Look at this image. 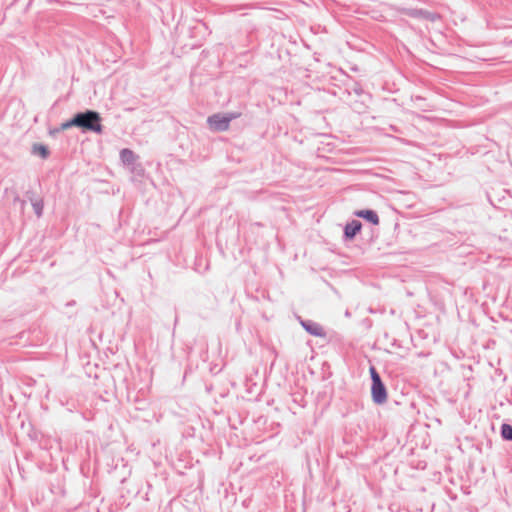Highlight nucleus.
Segmentation results:
<instances>
[{"mask_svg": "<svg viewBox=\"0 0 512 512\" xmlns=\"http://www.w3.org/2000/svg\"><path fill=\"white\" fill-rule=\"evenodd\" d=\"M31 203L37 217H41L43 214L44 203L42 199H31Z\"/></svg>", "mask_w": 512, "mask_h": 512, "instance_id": "9d476101", "label": "nucleus"}, {"mask_svg": "<svg viewBox=\"0 0 512 512\" xmlns=\"http://www.w3.org/2000/svg\"><path fill=\"white\" fill-rule=\"evenodd\" d=\"M402 12L409 17L416 19H425L431 22H435L440 18L439 14L437 13L418 8H404Z\"/></svg>", "mask_w": 512, "mask_h": 512, "instance_id": "20e7f679", "label": "nucleus"}, {"mask_svg": "<svg viewBox=\"0 0 512 512\" xmlns=\"http://www.w3.org/2000/svg\"><path fill=\"white\" fill-rule=\"evenodd\" d=\"M32 153L40 155L43 159H46L50 154L49 149L42 144H34L32 147Z\"/></svg>", "mask_w": 512, "mask_h": 512, "instance_id": "1a4fd4ad", "label": "nucleus"}, {"mask_svg": "<svg viewBox=\"0 0 512 512\" xmlns=\"http://www.w3.org/2000/svg\"><path fill=\"white\" fill-rule=\"evenodd\" d=\"M362 223L358 220H352L351 222L347 223L344 228V236L346 239H353L356 234L361 230Z\"/></svg>", "mask_w": 512, "mask_h": 512, "instance_id": "423d86ee", "label": "nucleus"}, {"mask_svg": "<svg viewBox=\"0 0 512 512\" xmlns=\"http://www.w3.org/2000/svg\"><path fill=\"white\" fill-rule=\"evenodd\" d=\"M120 159L125 165H133L137 156L132 150L124 148L120 151Z\"/></svg>", "mask_w": 512, "mask_h": 512, "instance_id": "6e6552de", "label": "nucleus"}, {"mask_svg": "<svg viewBox=\"0 0 512 512\" xmlns=\"http://www.w3.org/2000/svg\"><path fill=\"white\" fill-rule=\"evenodd\" d=\"M73 126L79 127L84 131H92L95 133L102 132L100 114L94 110L76 113L72 119L62 123L61 126L53 132H60Z\"/></svg>", "mask_w": 512, "mask_h": 512, "instance_id": "f257e3e1", "label": "nucleus"}, {"mask_svg": "<svg viewBox=\"0 0 512 512\" xmlns=\"http://www.w3.org/2000/svg\"><path fill=\"white\" fill-rule=\"evenodd\" d=\"M501 436L505 440L512 441V426L509 424H502L501 425Z\"/></svg>", "mask_w": 512, "mask_h": 512, "instance_id": "9b49d317", "label": "nucleus"}, {"mask_svg": "<svg viewBox=\"0 0 512 512\" xmlns=\"http://www.w3.org/2000/svg\"><path fill=\"white\" fill-rule=\"evenodd\" d=\"M355 215L357 217L367 220L368 222L372 223L373 225L379 224V217L374 210H370V209L359 210V211L355 212Z\"/></svg>", "mask_w": 512, "mask_h": 512, "instance_id": "0eeeda50", "label": "nucleus"}, {"mask_svg": "<svg viewBox=\"0 0 512 512\" xmlns=\"http://www.w3.org/2000/svg\"><path fill=\"white\" fill-rule=\"evenodd\" d=\"M370 375L372 380L371 395L372 400L376 404H383L387 401V390L382 379L375 367H370Z\"/></svg>", "mask_w": 512, "mask_h": 512, "instance_id": "7ed1b4c3", "label": "nucleus"}, {"mask_svg": "<svg viewBox=\"0 0 512 512\" xmlns=\"http://www.w3.org/2000/svg\"><path fill=\"white\" fill-rule=\"evenodd\" d=\"M240 116V112L215 113L207 118V124L211 131L224 132L229 129L231 121Z\"/></svg>", "mask_w": 512, "mask_h": 512, "instance_id": "f03ea898", "label": "nucleus"}, {"mask_svg": "<svg viewBox=\"0 0 512 512\" xmlns=\"http://www.w3.org/2000/svg\"><path fill=\"white\" fill-rule=\"evenodd\" d=\"M16 200H19L21 202V206L22 207L25 205V201L24 200H20L19 198H16Z\"/></svg>", "mask_w": 512, "mask_h": 512, "instance_id": "f8f14e48", "label": "nucleus"}, {"mask_svg": "<svg viewBox=\"0 0 512 512\" xmlns=\"http://www.w3.org/2000/svg\"><path fill=\"white\" fill-rule=\"evenodd\" d=\"M298 319L303 329L310 335L321 338L326 337V332L319 323L313 320H303L301 317H298Z\"/></svg>", "mask_w": 512, "mask_h": 512, "instance_id": "39448f33", "label": "nucleus"}]
</instances>
